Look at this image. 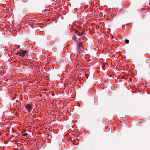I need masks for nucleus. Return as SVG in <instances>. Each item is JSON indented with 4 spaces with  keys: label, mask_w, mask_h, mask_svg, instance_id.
Returning <instances> with one entry per match:
<instances>
[{
    "label": "nucleus",
    "mask_w": 150,
    "mask_h": 150,
    "mask_svg": "<svg viewBox=\"0 0 150 150\" xmlns=\"http://www.w3.org/2000/svg\"><path fill=\"white\" fill-rule=\"evenodd\" d=\"M28 135V134L26 133H25V134H23L22 135V136H27Z\"/></svg>",
    "instance_id": "obj_9"
},
{
    "label": "nucleus",
    "mask_w": 150,
    "mask_h": 150,
    "mask_svg": "<svg viewBox=\"0 0 150 150\" xmlns=\"http://www.w3.org/2000/svg\"><path fill=\"white\" fill-rule=\"evenodd\" d=\"M21 103H17L16 104V106H19L20 105H21Z\"/></svg>",
    "instance_id": "obj_10"
},
{
    "label": "nucleus",
    "mask_w": 150,
    "mask_h": 150,
    "mask_svg": "<svg viewBox=\"0 0 150 150\" xmlns=\"http://www.w3.org/2000/svg\"><path fill=\"white\" fill-rule=\"evenodd\" d=\"M74 33L76 35L79 36V31L75 29L74 30Z\"/></svg>",
    "instance_id": "obj_4"
},
{
    "label": "nucleus",
    "mask_w": 150,
    "mask_h": 150,
    "mask_svg": "<svg viewBox=\"0 0 150 150\" xmlns=\"http://www.w3.org/2000/svg\"><path fill=\"white\" fill-rule=\"evenodd\" d=\"M73 24H74V22H73Z\"/></svg>",
    "instance_id": "obj_14"
},
{
    "label": "nucleus",
    "mask_w": 150,
    "mask_h": 150,
    "mask_svg": "<svg viewBox=\"0 0 150 150\" xmlns=\"http://www.w3.org/2000/svg\"><path fill=\"white\" fill-rule=\"evenodd\" d=\"M16 102H18V101H16Z\"/></svg>",
    "instance_id": "obj_15"
},
{
    "label": "nucleus",
    "mask_w": 150,
    "mask_h": 150,
    "mask_svg": "<svg viewBox=\"0 0 150 150\" xmlns=\"http://www.w3.org/2000/svg\"><path fill=\"white\" fill-rule=\"evenodd\" d=\"M20 54V52H18L16 54V55H18L19 54Z\"/></svg>",
    "instance_id": "obj_11"
},
{
    "label": "nucleus",
    "mask_w": 150,
    "mask_h": 150,
    "mask_svg": "<svg viewBox=\"0 0 150 150\" xmlns=\"http://www.w3.org/2000/svg\"><path fill=\"white\" fill-rule=\"evenodd\" d=\"M93 104H94V105H95V103H94V102L93 103Z\"/></svg>",
    "instance_id": "obj_13"
},
{
    "label": "nucleus",
    "mask_w": 150,
    "mask_h": 150,
    "mask_svg": "<svg viewBox=\"0 0 150 150\" xmlns=\"http://www.w3.org/2000/svg\"><path fill=\"white\" fill-rule=\"evenodd\" d=\"M125 42L126 44H128L129 42V41L127 39H125Z\"/></svg>",
    "instance_id": "obj_7"
},
{
    "label": "nucleus",
    "mask_w": 150,
    "mask_h": 150,
    "mask_svg": "<svg viewBox=\"0 0 150 150\" xmlns=\"http://www.w3.org/2000/svg\"><path fill=\"white\" fill-rule=\"evenodd\" d=\"M22 6L23 7L26 6V4L24 2H23L22 4Z\"/></svg>",
    "instance_id": "obj_8"
},
{
    "label": "nucleus",
    "mask_w": 150,
    "mask_h": 150,
    "mask_svg": "<svg viewBox=\"0 0 150 150\" xmlns=\"http://www.w3.org/2000/svg\"><path fill=\"white\" fill-rule=\"evenodd\" d=\"M71 31H73V28H71Z\"/></svg>",
    "instance_id": "obj_12"
},
{
    "label": "nucleus",
    "mask_w": 150,
    "mask_h": 150,
    "mask_svg": "<svg viewBox=\"0 0 150 150\" xmlns=\"http://www.w3.org/2000/svg\"><path fill=\"white\" fill-rule=\"evenodd\" d=\"M84 31H82V32H81V33H79V36H80L83 35V34L84 33Z\"/></svg>",
    "instance_id": "obj_5"
},
{
    "label": "nucleus",
    "mask_w": 150,
    "mask_h": 150,
    "mask_svg": "<svg viewBox=\"0 0 150 150\" xmlns=\"http://www.w3.org/2000/svg\"><path fill=\"white\" fill-rule=\"evenodd\" d=\"M77 52L79 53H80L81 52L82 50L83 49V44L82 42H80V41H77Z\"/></svg>",
    "instance_id": "obj_1"
},
{
    "label": "nucleus",
    "mask_w": 150,
    "mask_h": 150,
    "mask_svg": "<svg viewBox=\"0 0 150 150\" xmlns=\"http://www.w3.org/2000/svg\"><path fill=\"white\" fill-rule=\"evenodd\" d=\"M146 68L148 69H149L150 68L149 65L148 64H146Z\"/></svg>",
    "instance_id": "obj_6"
},
{
    "label": "nucleus",
    "mask_w": 150,
    "mask_h": 150,
    "mask_svg": "<svg viewBox=\"0 0 150 150\" xmlns=\"http://www.w3.org/2000/svg\"><path fill=\"white\" fill-rule=\"evenodd\" d=\"M27 52L26 50H22L21 52H20V54L19 55L20 56L23 57H24L26 53Z\"/></svg>",
    "instance_id": "obj_2"
},
{
    "label": "nucleus",
    "mask_w": 150,
    "mask_h": 150,
    "mask_svg": "<svg viewBox=\"0 0 150 150\" xmlns=\"http://www.w3.org/2000/svg\"><path fill=\"white\" fill-rule=\"evenodd\" d=\"M25 108L28 109V110L29 112H30L32 109L31 105L29 104H27L26 105Z\"/></svg>",
    "instance_id": "obj_3"
}]
</instances>
